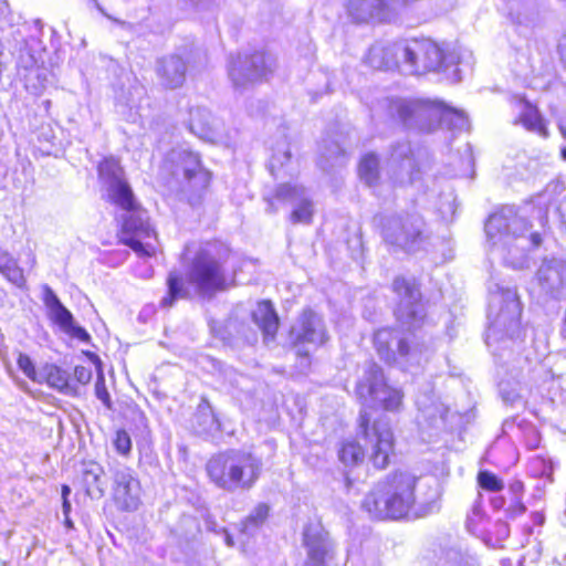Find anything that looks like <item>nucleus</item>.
Instances as JSON below:
<instances>
[{"label": "nucleus", "mask_w": 566, "mask_h": 566, "mask_svg": "<svg viewBox=\"0 0 566 566\" xmlns=\"http://www.w3.org/2000/svg\"><path fill=\"white\" fill-rule=\"evenodd\" d=\"M518 103L524 109L518 114L515 124L522 125L526 130L532 132L543 139L549 137L547 120L541 114L536 104L528 101L525 96L518 98Z\"/></svg>", "instance_id": "ddd939ff"}, {"label": "nucleus", "mask_w": 566, "mask_h": 566, "mask_svg": "<svg viewBox=\"0 0 566 566\" xmlns=\"http://www.w3.org/2000/svg\"><path fill=\"white\" fill-rule=\"evenodd\" d=\"M517 489H518L520 491H523V489H524L523 483L518 482V483H517Z\"/></svg>", "instance_id": "de8ad7c7"}, {"label": "nucleus", "mask_w": 566, "mask_h": 566, "mask_svg": "<svg viewBox=\"0 0 566 566\" xmlns=\"http://www.w3.org/2000/svg\"><path fill=\"white\" fill-rule=\"evenodd\" d=\"M356 430V436L340 439L336 444V458L344 472L363 465L374 472L388 470L398 455L397 438L389 421L374 418L364 408L359 410Z\"/></svg>", "instance_id": "f257e3e1"}, {"label": "nucleus", "mask_w": 566, "mask_h": 566, "mask_svg": "<svg viewBox=\"0 0 566 566\" xmlns=\"http://www.w3.org/2000/svg\"><path fill=\"white\" fill-rule=\"evenodd\" d=\"M106 200L122 211L132 213L125 217L117 231V241L119 244L129 247L140 258H151L156 255V247L146 240L157 241L156 231L149 223L137 214L143 210L129 182L118 180L116 184L106 188Z\"/></svg>", "instance_id": "39448f33"}, {"label": "nucleus", "mask_w": 566, "mask_h": 566, "mask_svg": "<svg viewBox=\"0 0 566 566\" xmlns=\"http://www.w3.org/2000/svg\"><path fill=\"white\" fill-rule=\"evenodd\" d=\"M43 302L49 310L50 319L59 325L62 331L74 321L72 313L61 303L56 294L49 286H44Z\"/></svg>", "instance_id": "a211bd4d"}, {"label": "nucleus", "mask_w": 566, "mask_h": 566, "mask_svg": "<svg viewBox=\"0 0 566 566\" xmlns=\"http://www.w3.org/2000/svg\"><path fill=\"white\" fill-rule=\"evenodd\" d=\"M113 446L119 455L124 458H128L130 455L133 449V441L127 430L117 429L115 431Z\"/></svg>", "instance_id": "c85d7f7f"}, {"label": "nucleus", "mask_w": 566, "mask_h": 566, "mask_svg": "<svg viewBox=\"0 0 566 566\" xmlns=\"http://www.w3.org/2000/svg\"><path fill=\"white\" fill-rule=\"evenodd\" d=\"M316 321V315L312 310L307 308L302 312L298 319L300 332L295 335L293 339L294 345L314 343L315 336L317 334L319 335L321 343H325L327 340L326 332L317 329Z\"/></svg>", "instance_id": "f3484780"}, {"label": "nucleus", "mask_w": 566, "mask_h": 566, "mask_svg": "<svg viewBox=\"0 0 566 566\" xmlns=\"http://www.w3.org/2000/svg\"><path fill=\"white\" fill-rule=\"evenodd\" d=\"M232 250L218 239L201 242L190 260L189 282L203 296H214L238 285V269L228 270Z\"/></svg>", "instance_id": "7ed1b4c3"}, {"label": "nucleus", "mask_w": 566, "mask_h": 566, "mask_svg": "<svg viewBox=\"0 0 566 566\" xmlns=\"http://www.w3.org/2000/svg\"><path fill=\"white\" fill-rule=\"evenodd\" d=\"M559 227L566 232V197L557 206Z\"/></svg>", "instance_id": "58836bf2"}, {"label": "nucleus", "mask_w": 566, "mask_h": 566, "mask_svg": "<svg viewBox=\"0 0 566 566\" xmlns=\"http://www.w3.org/2000/svg\"><path fill=\"white\" fill-rule=\"evenodd\" d=\"M139 493L140 482L132 470L115 473L112 497L119 510L135 511L140 503Z\"/></svg>", "instance_id": "9d476101"}, {"label": "nucleus", "mask_w": 566, "mask_h": 566, "mask_svg": "<svg viewBox=\"0 0 566 566\" xmlns=\"http://www.w3.org/2000/svg\"><path fill=\"white\" fill-rule=\"evenodd\" d=\"M403 49L405 44L400 43H376L369 46L364 62L377 71L396 70L403 63Z\"/></svg>", "instance_id": "9b49d317"}, {"label": "nucleus", "mask_w": 566, "mask_h": 566, "mask_svg": "<svg viewBox=\"0 0 566 566\" xmlns=\"http://www.w3.org/2000/svg\"><path fill=\"white\" fill-rule=\"evenodd\" d=\"M62 505H63L64 514L67 515L71 511V503H70L69 499L62 500Z\"/></svg>", "instance_id": "c03bdc74"}, {"label": "nucleus", "mask_w": 566, "mask_h": 566, "mask_svg": "<svg viewBox=\"0 0 566 566\" xmlns=\"http://www.w3.org/2000/svg\"><path fill=\"white\" fill-rule=\"evenodd\" d=\"M458 111L443 101L418 98L410 102L401 103L396 108L397 118L409 124L412 120H429L436 116L457 114Z\"/></svg>", "instance_id": "1a4fd4ad"}, {"label": "nucleus", "mask_w": 566, "mask_h": 566, "mask_svg": "<svg viewBox=\"0 0 566 566\" xmlns=\"http://www.w3.org/2000/svg\"><path fill=\"white\" fill-rule=\"evenodd\" d=\"M38 384H45L64 395L72 396L75 394V387L71 385V374L54 364L43 366Z\"/></svg>", "instance_id": "4468645a"}, {"label": "nucleus", "mask_w": 566, "mask_h": 566, "mask_svg": "<svg viewBox=\"0 0 566 566\" xmlns=\"http://www.w3.org/2000/svg\"><path fill=\"white\" fill-rule=\"evenodd\" d=\"M514 208L509 206L497 207L486 219L485 228L489 235L493 237L509 230L510 217L514 214Z\"/></svg>", "instance_id": "5701e85b"}, {"label": "nucleus", "mask_w": 566, "mask_h": 566, "mask_svg": "<svg viewBox=\"0 0 566 566\" xmlns=\"http://www.w3.org/2000/svg\"><path fill=\"white\" fill-rule=\"evenodd\" d=\"M476 481L481 489L489 492H500L504 488L502 480L488 470L480 471L476 475Z\"/></svg>", "instance_id": "cd10ccee"}, {"label": "nucleus", "mask_w": 566, "mask_h": 566, "mask_svg": "<svg viewBox=\"0 0 566 566\" xmlns=\"http://www.w3.org/2000/svg\"><path fill=\"white\" fill-rule=\"evenodd\" d=\"M17 365L28 379L38 384L41 374L38 373L35 363L28 354L20 352L17 356Z\"/></svg>", "instance_id": "c756f323"}, {"label": "nucleus", "mask_w": 566, "mask_h": 566, "mask_svg": "<svg viewBox=\"0 0 566 566\" xmlns=\"http://www.w3.org/2000/svg\"><path fill=\"white\" fill-rule=\"evenodd\" d=\"M557 52H558L560 62L563 63L564 67L566 69V34L562 38V40L557 44Z\"/></svg>", "instance_id": "ea45409f"}, {"label": "nucleus", "mask_w": 566, "mask_h": 566, "mask_svg": "<svg viewBox=\"0 0 566 566\" xmlns=\"http://www.w3.org/2000/svg\"><path fill=\"white\" fill-rule=\"evenodd\" d=\"M368 375L373 381L367 384L361 380L356 384L355 391L359 399L366 400L370 397L377 401L382 412H399L403 407V390L390 385L384 376L382 368L375 363L370 366Z\"/></svg>", "instance_id": "423d86ee"}, {"label": "nucleus", "mask_w": 566, "mask_h": 566, "mask_svg": "<svg viewBox=\"0 0 566 566\" xmlns=\"http://www.w3.org/2000/svg\"><path fill=\"white\" fill-rule=\"evenodd\" d=\"M270 514V506L266 503H259L249 515V521L253 524H262Z\"/></svg>", "instance_id": "f704fd0d"}, {"label": "nucleus", "mask_w": 566, "mask_h": 566, "mask_svg": "<svg viewBox=\"0 0 566 566\" xmlns=\"http://www.w3.org/2000/svg\"><path fill=\"white\" fill-rule=\"evenodd\" d=\"M308 566H323L327 549L321 543H308Z\"/></svg>", "instance_id": "2f4dec72"}, {"label": "nucleus", "mask_w": 566, "mask_h": 566, "mask_svg": "<svg viewBox=\"0 0 566 566\" xmlns=\"http://www.w3.org/2000/svg\"><path fill=\"white\" fill-rule=\"evenodd\" d=\"M0 273L15 284L24 282L23 269L8 251L2 249H0Z\"/></svg>", "instance_id": "b1692460"}, {"label": "nucleus", "mask_w": 566, "mask_h": 566, "mask_svg": "<svg viewBox=\"0 0 566 566\" xmlns=\"http://www.w3.org/2000/svg\"><path fill=\"white\" fill-rule=\"evenodd\" d=\"M533 240L538 241L539 240V234L538 233H534L533 234Z\"/></svg>", "instance_id": "49530a36"}, {"label": "nucleus", "mask_w": 566, "mask_h": 566, "mask_svg": "<svg viewBox=\"0 0 566 566\" xmlns=\"http://www.w3.org/2000/svg\"><path fill=\"white\" fill-rule=\"evenodd\" d=\"M560 153L562 157L566 160V148H563Z\"/></svg>", "instance_id": "a18cd8bd"}, {"label": "nucleus", "mask_w": 566, "mask_h": 566, "mask_svg": "<svg viewBox=\"0 0 566 566\" xmlns=\"http://www.w3.org/2000/svg\"><path fill=\"white\" fill-rule=\"evenodd\" d=\"M186 62L177 56H170L161 62L158 74L168 88L180 87L186 80Z\"/></svg>", "instance_id": "dca6fc26"}, {"label": "nucleus", "mask_w": 566, "mask_h": 566, "mask_svg": "<svg viewBox=\"0 0 566 566\" xmlns=\"http://www.w3.org/2000/svg\"><path fill=\"white\" fill-rule=\"evenodd\" d=\"M301 192L302 189H298L296 186L283 184L276 189L275 197L279 200H289L297 197L298 195H301Z\"/></svg>", "instance_id": "e433bc0d"}, {"label": "nucleus", "mask_w": 566, "mask_h": 566, "mask_svg": "<svg viewBox=\"0 0 566 566\" xmlns=\"http://www.w3.org/2000/svg\"><path fill=\"white\" fill-rule=\"evenodd\" d=\"M314 203L311 199H302L291 211L290 221L293 224H311L314 218Z\"/></svg>", "instance_id": "a878e982"}, {"label": "nucleus", "mask_w": 566, "mask_h": 566, "mask_svg": "<svg viewBox=\"0 0 566 566\" xmlns=\"http://www.w3.org/2000/svg\"><path fill=\"white\" fill-rule=\"evenodd\" d=\"M403 64L409 65L416 72L439 71L447 64V54L438 43L430 39H411L405 43Z\"/></svg>", "instance_id": "6e6552de"}, {"label": "nucleus", "mask_w": 566, "mask_h": 566, "mask_svg": "<svg viewBox=\"0 0 566 566\" xmlns=\"http://www.w3.org/2000/svg\"><path fill=\"white\" fill-rule=\"evenodd\" d=\"M251 318L262 333L264 342L274 340L280 329V317L270 300H261Z\"/></svg>", "instance_id": "f8f14e48"}, {"label": "nucleus", "mask_w": 566, "mask_h": 566, "mask_svg": "<svg viewBox=\"0 0 566 566\" xmlns=\"http://www.w3.org/2000/svg\"><path fill=\"white\" fill-rule=\"evenodd\" d=\"M357 175L368 187H376L380 182V159L375 153L363 155L358 161Z\"/></svg>", "instance_id": "6ab92c4d"}, {"label": "nucleus", "mask_w": 566, "mask_h": 566, "mask_svg": "<svg viewBox=\"0 0 566 566\" xmlns=\"http://www.w3.org/2000/svg\"><path fill=\"white\" fill-rule=\"evenodd\" d=\"M411 352V346L409 344V342L405 338L400 339L398 342V354L402 357H406L410 354Z\"/></svg>", "instance_id": "a19ab883"}, {"label": "nucleus", "mask_w": 566, "mask_h": 566, "mask_svg": "<svg viewBox=\"0 0 566 566\" xmlns=\"http://www.w3.org/2000/svg\"><path fill=\"white\" fill-rule=\"evenodd\" d=\"M526 511L525 504L521 500H516L510 504V506L506 510V516L509 518H515L522 514H524Z\"/></svg>", "instance_id": "4c0bfd02"}, {"label": "nucleus", "mask_w": 566, "mask_h": 566, "mask_svg": "<svg viewBox=\"0 0 566 566\" xmlns=\"http://www.w3.org/2000/svg\"><path fill=\"white\" fill-rule=\"evenodd\" d=\"M63 332L66 333L70 337L76 338L83 343L91 342V335L88 332L84 327L75 325L74 321L65 329H63Z\"/></svg>", "instance_id": "c9c22d12"}, {"label": "nucleus", "mask_w": 566, "mask_h": 566, "mask_svg": "<svg viewBox=\"0 0 566 566\" xmlns=\"http://www.w3.org/2000/svg\"><path fill=\"white\" fill-rule=\"evenodd\" d=\"M223 532H224V543H226L229 547L234 546L235 542H234V539H233L232 535H231V534H229V532H228V531H226V530H224Z\"/></svg>", "instance_id": "79ce46f5"}, {"label": "nucleus", "mask_w": 566, "mask_h": 566, "mask_svg": "<svg viewBox=\"0 0 566 566\" xmlns=\"http://www.w3.org/2000/svg\"><path fill=\"white\" fill-rule=\"evenodd\" d=\"M391 290L402 300L417 301L420 296L418 283L402 275H398L394 279Z\"/></svg>", "instance_id": "393cba45"}, {"label": "nucleus", "mask_w": 566, "mask_h": 566, "mask_svg": "<svg viewBox=\"0 0 566 566\" xmlns=\"http://www.w3.org/2000/svg\"><path fill=\"white\" fill-rule=\"evenodd\" d=\"M178 167L188 202L191 206L200 203L211 188V171L203 166L199 154L192 151H186L179 157Z\"/></svg>", "instance_id": "0eeeda50"}, {"label": "nucleus", "mask_w": 566, "mask_h": 566, "mask_svg": "<svg viewBox=\"0 0 566 566\" xmlns=\"http://www.w3.org/2000/svg\"><path fill=\"white\" fill-rule=\"evenodd\" d=\"M104 473L103 467L96 461L84 463L83 479L86 483L98 482Z\"/></svg>", "instance_id": "72a5a7b5"}, {"label": "nucleus", "mask_w": 566, "mask_h": 566, "mask_svg": "<svg viewBox=\"0 0 566 566\" xmlns=\"http://www.w3.org/2000/svg\"><path fill=\"white\" fill-rule=\"evenodd\" d=\"M192 420L202 432H209L212 429H221V423L214 413L212 406L205 397L200 399L196 411L193 412Z\"/></svg>", "instance_id": "4be33fe9"}, {"label": "nucleus", "mask_w": 566, "mask_h": 566, "mask_svg": "<svg viewBox=\"0 0 566 566\" xmlns=\"http://www.w3.org/2000/svg\"><path fill=\"white\" fill-rule=\"evenodd\" d=\"M380 4H360V7L355 8V10H361L365 14L359 15L356 12H352L353 20L356 23H368L376 18V14L380 10Z\"/></svg>", "instance_id": "473e14b6"}, {"label": "nucleus", "mask_w": 566, "mask_h": 566, "mask_svg": "<svg viewBox=\"0 0 566 566\" xmlns=\"http://www.w3.org/2000/svg\"><path fill=\"white\" fill-rule=\"evenodd\" d=\"M417 485L416 475L395 470L366 493L361 507L375 521H407L416 515Z\"/></svg>", "instance_id": "f03ea898"}, {"label": "nucleus", "mask_w": 566, "mask_h": 566, "mask_svg": "<svg viewBox=\"0 0 566 566\" xmlns=\"http://www.w3.org/2000/svg\"><path fill=\"white\" fill-rule=\"evenodd\" d=\"M94 392H95V396L105 406L106 409H108V410L113 409V402H112V399H111V395H109V392L107 390L106 382H105V377H104V374H103L101 368L98 370V375H97V378H96V381H95Z\"/></svg>", "instance_id": "7c9ffc66"}, {"label": "nucleus", "mask_w": 566, "mask_h": 566, "mask_svg": "<svg viewBox=\"0 0 566 566\" xmlns=\"http://www.w3.org/2000/svg\"><path fill=\"white\" fill-rule=\"evenodd\" d=\"M394 340L395 334L391 327L380 328L373 336L374 348L380 359L387 365H394L397 361V356L391 349Z\"/></svg>", "instance_id": "aec40b11"}, {"label": "nucleus", "mask_w": 566, "mask_h": 566, "mask_svg": "<svg viewBox=\"0 0 566 566\" xmlns=\"http://www.w3.org/2000/svg\"><path fill=\"white\" fill-rule=\"evenodd\" d=\"M186 251H187V252H189V251H190V247H189V245H187V247H186Z\"/></svg>", "instance_id": "09e8293b"}, {"label": "nucleus", "mask_w": 566, "mask_h": 566, "mask_svg": "<svg viewBox=\"0 0 566 566\" xmlns=\"http://www.w3.org/2000/svg\"><path fill=\"white\" fill-rule=\"evenodd\" d=\"M96 171L98 179L106 188L116 184L118 180L126 179L119 160L113 156L102 158L96 166Z\"/></svg>", "instance_id": "412c9836"}, {"label": "nucleus", "mask_w": 566, "mask_h": 566, "mask_svg": "<svg viewBox=\"0 0 566 566\" xmlns=\"http://www.w3.org/2000/svg\"><path fill=\"white\" fill-rule=\"evenodd\" d=\"M92 369L90 366L77 365L71 375V385L75 387L73 397L80 396L81 388L86 387L92 380Z\"/></svg>", "instance_id": "bb28decb"}, {"label": "nucleus", "mask_w": 566, "mask_h": 566, "mask_svg": "<svg viewBox=\"0 0 566 566\" xmlns=\"http://www.w3.org/2000/svg\"><path fill=\"white\" fill-rule=\"evenodd\" d=\"M209 482L223 491H250L261 480L264 464L250 450L228 448L212 453L205 463Z\"/></svg>", "instance_id": "20e7f679"}, {"label": "nucleus", "mask_w": 566, "mask_h": 566, "mask_svg": "<svg viewBox=\"0 0 566 566\" xmlns=\"http://www.w3.org/2000/svg\"><path fill=\"white\" fill-rule=\"evenodd\" d=\"M166 286V293L159 302L160 308L170 310L179 300L189 297L186 280L182 273L177 270L168 272Z\"/></svg>", "instance_id": "2eb2a0df"}, {"label": "nucleus", "mask_w": 566, "mask_h": 566, "mask_svg": "<svg viewBox=\"0 0 566 566\" xmlns=\"http://www.w3.org/2000/svg\"><path fill=\"white\" fill-rule=\"evenodd\" d=\"M70 492H71L70 486L66 484H63L61 486L62 500L69 499Z\"/></svg>", "instance_id": "37998d69"}]
</instances>
